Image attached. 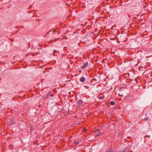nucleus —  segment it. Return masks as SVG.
<instances>
[{
	"mask_svg": "<svg viewBox=\"0 0 152 152\" xmlns=\"http://www.w3.org/2000/svg\"><path fill=\"white\" fill-rule=\"evenodd\" d=\"M88 62H86L82 66L81 68V69H85L87 67V66L88 65Z\"/></svg>",
	"mask_w": 152,
	"mask_h": 152,
	"instance_id": "1",
	"label": "nucleus"
},
{
	"mask_svg": "<svg viewBox=\"0 0 152 152\" xmlns=\"http://www.w3.org/2000/svg\"><path fill=\"white\" fill-rule=\"evenodd\" d=\"M53 96V94H51L50 93H48L47 94V96L46 97V98L47 99H48V97L49 96Z\"/></svg>",
	"mask_w": 152,
	"mask_h": 152,
	"instance_id": "2",
	"label": "nucleus"
},
{
	"mask_svg": "<svg viewBox=\"0 0 152 152\" xmlns=\"http://www.w3.org/2000/svg\"><path fill=\"white\" fill-rule=\"evenodd\" d=\"M83 103V101L82 100L80 99L78 100L77 103V105H81Z\"/></svg>",
	"mask_w": 152,
	"mask_h": 152,
	"instance_id": "3",
	"label": "nucleus"
},
{
	"mask_svg": "<svg viewBox=\"0 0 152 152\" xmlns=\"http://www.w3.org/2000/svg\"><path fill=\"white\" fill-rule=\"evenodd\" d=\"M80 82H83L85 81L86 79L84 77H82L80 78Z\"/></svg>",
	"mask_w": 152,
	"mask_h": 152,
	"instance_id": "4",
	"label": "nucleus"
},
{
	"mask_svg": "<svg viewBox=\"0 0 152 152\" xmlns=\"http://www.w3.org/2000/svg\"><path fill=\"white\" fill-rule=\"evenodd\" d=\"M110 104L112 106H113L115 104V102L113 101H111L110 102Z\"/></svg>",
	"mask_w": 152,
	"mask_h": 152,
	"instance_id": "5",
	"label": "nucleus"
},
{
	"mask_svg": "<svg viewBox=\"0 0 152 152\" xmlns=\"http://www.w3.org/2000/svg\"><path fill=\"white\" fill-rule=\"evenodd\" d=\"M149 119V118L148 117H145L144 118V120L145 121H146L148 120Z\"/></svg>",
	"mask_w": 152,
	"mask_h": 152,
	"instance_id": "6",
	"label": "nucleus"
},
{
	"mask_svg": "<svg viewBox=\"0 0 152 152\" xmlns=\"http://www.w3.org/2000/svg\"><path fill=\"white\" fill-rule=\"evenodd\" d=\"M108 152H112L111 149H108L107 150Z\"/></svg>",
	"mask_w": 152,
	"mask_h": 152,
	"instance_id": "7",
	"label": "nucleus"
},
{
	"mask_svg": "<svg viewBox=\"0 0 152 152\" xmlns=\"http://www.w3.org/2000/svg\"><path fill=\"white\" fill-rule=\"evenodd\" d=\"M79 142H74V143L76 145H77L79 144Z\"/></svg>",
	"mask_w": 152,
	"mask_h": 152,
	"instance_id": "8",
	"label": "nucleus"
},
{
	"mask_svg": "<svg viewBox=\"0 0 152 152\" xmlns=\"http://www.w3.org/2000/svg\"><path fill=\"white\" fill-rule=\"evenodd\" d=\"M86 129L85 128H84L83 129V131L84 132H86Z\"/></svg>",
	"mask_w": 152,
	"mask_h": 152,
	"instance_id": "9",
	"label": "nucleus"
},
{
	"mask_svg": "<svg viewBox=\"0 0 152 152\" xmlns=\"http://www.w3.org/2000/svg\"><path fill=\"white\" fill-rule=\"evenodd\" d=\"M100 134H97L96 135V136H97V137H98V136H99V135H100Z\"/></svg>",
	"mask_w": 152,
	"mask_h": 152,
	"instance_id": "10",
	"label": "nucleus"
}]
</instances>
